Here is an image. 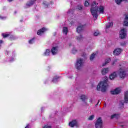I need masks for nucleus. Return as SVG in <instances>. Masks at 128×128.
Returning a JSON list of instances; mask_svg holds the SVG:
<instances>
[{"label": "nucleus", "instance_id": "37998d69", "mask_svg": "<svg viewBox=\"0 0 128 128\" xmlns=\"http://www.w3.org/2000/svg\"><path fill=\"white\" fill-rule=\"evenodd\" d=\"M112 64H114V62H113V63H112Z\"/></svg>", "mask_w": 128, "mask_h": 128}, {"label": "nucleus", "instance_id": "6e6552de", "mask_svg": "<svg viewBox=\"0 0 128 128\" xmlns=\"http://www.w3.org/2000/svg\"><path fill=\"white\" fill-rule=\"evenodd\" d=\"M51 52L53 56L56 54L58 52V47L54 46L51 49Z\"/></svg>", "mask_w": 128, "mask_h": 128}, {"label": "nucleus", "instance_id": "2eb2a0df", "mask_svg": "<svg viewBox=\"0 0 128 128\" xmlns=\"http://www.w3.org/2000/svg\"><path fill=\"white\" fill-rule=\"evenodd\" d=\"M124 26H128V14H126L124 21Z\"/></svg>", "mask_w": 128, "mask_h": 128}, {"label": "nucleus", "instance_id": "c85d7f7f", "mask_svg": "<svg viewBox=\"0 0 128 128\" xmlns=\"http://www.w3.org/2000/svg\"><path fill=\"white\" fill-rule=\"evenodd\" d=\"M2 36H3V38H7V36H10L9 34H6V33H3L2 34Z\"/></svg>", "mask_w": 128, "mask_h": 128}, {"label": "nucleus", "instance_id": "9d476101", "mask_svg": "<svg viewBox=\"0 0 128 128\" xmlns=\"http://www.w3.org/2000/svg\"><path fill=\"white\" fill-rule=\"evenodd\" d=\"M122 91V89L120 88H116L115 90L110 92L112 94H118Z\"/></svg>", "mask_w": 128, "mask_h": 128}, {"label": "nucleus", "instance_id": "2f4dec72", "mask_svg": "<svg viewBox=\"0 0 128 128\" xmlns=\"http://www.w3.org/2000/svg\"><path fill=\"white\" fill-rule=\"evenodd\" d=\"M44 128H52V126L48 125H46L44 126Z\"/></svg>", "mask_w": 128, "mask_h": 128}, {"label": "nucleus", "instance_id": "cd10ccee", "mask_svg": "<svg viewBox=\"0 0 128 128\" xmlns=\"http://www.w3.org/2000/svg\"><path fill=\"white\" fill-rule=\"evenodd\" d=\"M84 6H90V3H88V0H86L85 1V2L84 4Z\"/></svg>", "mask_w": 128, "mask_h": 128}, {"label": "nucleus", "instance_id": "b1692460", "mask_svg": "<svg viewBox=\"0 0 128 128\" xmlns=\"http://www.w3.org/2000/svg\"><path fill=\"white\" fill-rule=\"evenodd\" d=\"M122 0H115V2H116V4H120V2H122Z\"/></svg>", "mask_w": 128, "mask_h": 128}, {"label": "nucleus", "instance_id": "a19ab883", "mask_svg": "<svg viewBox=\"0 0 128 128\" xmlns=\"http://www.w3.org/2000/svg\"><path fill=\"white\" fill-rule=\"evenodd\" d=\"M14 40V38H11V40Z\"/></svg>", "mask_w": 128, "mask_h": 128}, {"label": "nucleus", "instance_id": "0eeeda50", "mask_svg": "<svg viewBox=\"0 0 128 128\" xmlns=\"http://www.w3.org/2000/svg\"><path fill=\"white\" fill-rule=\"evenodd\" d=\"M96 128H102V118H99L96 123Z\"/></svg>", "mask_w": 128, "mask_h": 128}, {"label": "nucleus", "instance_id": "c756f323", "mask_svg": "<svg viewBox=\"0 0 128 128\" xmlns=\"http://www.w3.org/2000/svg\"><path fill=\"white\" fill-rule=\"evenodd\" d=\"M76 39L77 40H82V36L81 35H80L77 37Z\"/></svg>", "mask_w": 128, "mask_h": 128}, {"label": "nucleus", "instance_id": "1a4fd4ad", "mask_svg": "<svg viewBox=\"0 0 128 128\" xmlns=\"http://www.w3.org/2000/svg\"><path fill=\"white\" fill-rule=\"evenodd\" d=\"M47 30H48V28L44 27L40 30H38L37 34H38V36H42V34H44V32Z\"/></svg>", "mask_w": 128, "mask_h": 128}, {"label": "nucleus", "instance_id": "f3484780", "mask_svg": "<svg viewBox=\"0 0 128 128\" xmlns=\"http://www.w3.org/2000/svg\"><path fill=\"white\" fill-rule=\"evenodd\" d=\"M124 102L128 104V91H126L124 94Z\"/></svg>", "mask_w": 128, "mask_h": 128}, {"label": "nucleus", "instance_id": "f03ea898", "mask_svg": "<svg viewBox=\"0 0 128 128\" xmlns=\"http://www.w3.org/2000/svg\"><path fill=\"white\" fill-rule=\"evenodd\" d=\"M120 69L118 72H114L110 75V80H114L118 74L120 76L121 78H124L126 76V68L124 66L120 64Z\"/></svg>", "mask_w": 128, "mask_h": 128}, {"label": "nucleus", "instance_id": "4468645a", "mask_svg": "<svg viewBox=\"0 0 128 128\" xmlns=\"http://www.w3.org/2000/svg\"><path fill=\"white\" fill-rule=\"evenodd\" d=\"M50 52H52L50 50L46 49L43 53L42 55L45 56H50Z\"/></svg>", "mask_w": 128, "mask_h": 128}, {"label": "nucleus", "instance_id": "ddd939ff", "mask_svg": "<svg viewBox=\"0 0 128 128\" xmlns=\"http://www.w3.org/2000/svg\"><path fill=\"white\" fill-rule=\"evenodd\" d=\"M80 100H82V102H84V106H86V103L85 102L88 99V96H86V95H81L80 96Z\"/></svg>", "mask_w": 128, "mask_h": 128}, {"label": "nucleus", "instance_id": "c9c22d12", "mask_svg": "<svg viewBox=\"0 0 128 128\" xmlns=\"http://www.w3.org/2000/svg\"><path fill=\"white\" fill-rule=\"evenodd\" d=\"M12 0H8V2H12Z\"/></svg>", "mask_w": 128, "mask_h": 128}, {"label": "nucleus", "instance_id": "393cba45", "mask_svg": "<svg viewBox=\"0 0 128 128\" xmlns=\"http://www.w3.org/2000/svg\"><path fill=\"white\" fill-rule=\"evenodd\" d=\"M94 115H91L88 118V120H94Z\"/></svg>", "mask_w": 128, "mask_h": 128}, {"label": "nucleus", "instance_id": "c03bdc74", "mask_svg": "<svg viewBox=\"0 0 128 128\" xmlns=\"http://www.w3.org/2000/svg\"><path fill=\"white\" fill-rule=\"evenodd\" d=\"M122 104H124V102L122 103Z\"/></svg>", "mask_w": 128, "mask_h": 128}, {"label": "nucleus", "instance_id": "473e14b6", "mask_svg": "<svg viewBox=\"0 0 128 128\" xmlns=\"http://www.w3.org/2000/svg\"><path fill=\"white\" fill-rule=\"evenodd\" d=\"M78 10H82V6L80 5H79L78 6Z\"/></svg>", "mask_w": 128, "mask_h": 128}, {"label": "nucleus", "instance_id": "20e7f679", "mask_svg": "<svg viewBox=\"0 0 128 128\" xmlns=\"http://www.w3.org/2000/svg\"><path fill=\"white\" fill-rule=\"evenodd\" d=\"M84 66V60L80 58H78L76 62V68L77 70H80Z\"/></svg>", "mask_w": 128, "mask_h": 128}, {"label": "nucleus", "instance_id": "423d86ee", "mask_svg": "<svg viewBox=\"0 0 128 128\" xmlns=\"http://www.w3.org/2000/svg\"><path fill=\"white\" fill-rule=\"evenodd\" d=\"M119 36L120 38H124L126 36V30L122 28L120 32Z\"/></svg>", "mask_w": 128, "mask_h": 128}, {"label": "nucleus", "instance_id": "f704fd0d", "mask_svg": "<svg viewBox=\"0 0 128 128\" xmlns=\"http://www.w3.org/2000/svg\"><path fill=\"white\" fill-rule=\"evenodd\" d=\"M57 80V79L56 78H54L52 80V82H56V81Z\"/></svg>", "mask_w": 128, "mask_h": 128}, {"label": "nucleus", "instance_id": "dca6fc26", "mask_svg": "<svg viewBox=\"0 0 128 128\" xmlns=\"http://www.w3.org/2000/svg\"><path fill=\"white\" fill-rule=\"evenodd\" d=\"M34 2H36V0H32L29 1L26 4V8H30L31 6H32L34 4Z\"/></svg>", "mask_w": 128, "mask_h": 128}, {"label": "nucleus", "instance_id": "bb28decb", "mask_svg": "<svg viewBox=\"0 0 128 128\" xmlns=\"http://www.w3.org/2000/svg\"><path fill=\"white\" fill-rule=\"evenodd\" d=\"M76 52H78L76 49V48H74L72 50L71 52L72 54H74Z\"/></svg>", "mask_w": 128, "mask_h": 128}, {"label": "nucleus", "instance_id": "9b49d317", "mask_svg": "<svg viewBox=\"0 0 128 128\" xmlns=\"http://www.w3.org/2000/svg\"><path fill=\"white\" fill-rule=\"evenodd\" d=\"M122 52V49L120 48H117L115 49L113 52L114 56H118Z\"/></svg>", "mask_w": 128, "mask_h": 128}, {"label": "nucleus", "instance_id": "39448f33", "mask_svg": "<svg viewBox=\"0 0 128 128\" xmlns=\"http://www.w3.org/2000/svg\"><path fill=\"white\" fill-rule=\"evenodd\" d=\"M68 126L70 128H74V126L78 128V126H80V124H78V120H74L69 122Z\"/></svg>", "mask_w": 128, "mask_h": 128}, {"label": "nucleus", "instance_id": "412c9836", "mask_svg": "<svg viewBox=\"0 0 128 128\" xmlns=\"http://www.w3.org/2000/svg\"><path fill=\"white\" fill-rule=\"evenodd\" d=\"M120 117V115L118 114H114L112 116H111L110 118H118Z\"/></svg>", "mask_w": 128, "mask_h": 128}, {"label": "nucleus", "instance_id": "aec40b11", "mask_svg": "<svg viewBox=\"0 0 128 128\" xmlns=\"http://www.w3.org/2000/svg\"><path fill=\"white\" fill-rule=\"evenodd\" d=\"M110 62V58H108L106 60L104 64H103L102 66H106L108 62Z\"/></svg>", "mask_w": 128, "mask_h": 128}, {"label": "nucleus", "instance_id": "f257e3e1", "mask_svg": "<svg viewBox=\"0 0 128 128\" xmlns=\"http://www.w3.org/2000/svg\"><path fill=\"white\" fill-rule=\"evenodd\" d=\"M98 4L94 2L91 5L90 12L92 16L95 20L98 18V14H104V6H100L98 7H96Z\"/></svg>", "mask_w": 128, "mask_h": 128}, {"label": "nucleus", "instance_id": "ea45409f", "mask_svg": "<svg viewBox=\"0 0 128 128\" xmlns=\"http://www.w3.org/2000/svg\"><path fill=\"white\" fill-rule=\"evenodd\" d=\"M43 4H45V5L46 4V2H44Z\"/></svg>", "mask_w": 128, "mask_h": 128}, {"label": "nucleus", "instance_id": "f8f14e48", "mask_svg": "<svg viewBox=\"0 0 128 128\" xmlns=\"http://www.w3.org/2000/svg\"><path fill=\"white\" fill-rule=\"evenodd\" d=\"M108 72H110V68H104L102 70L101 74L103 76H106V74H108Z\"/></svg>", "mask_w": 128, "mask_h": 128}, {"label": "nucleus", "instance_id": "a878e982", "mask_svg": "<svg viewBox=\"0 0 128 128\" xmlns=\"http://www.w3.org/2000/svg\"><path fill=\"white\" fill-rule=\"evenodd\" d=\"M28 42L30 44H34V38H32L31 40H30L29 41H28Z\"/></svg>", "mask_w": 128, "mask_h": 128}, {"label": "nucleus", "instance_id": "a211bd4d", "mask_svg": "<svg viewBox=\"0 0 128 128\" xmlns=\"http://www.w3.org/2000/svg\"><path fill=\"white\" fill-rule=\"evenodd\" d=\"M114 23L112 22H108L106 25V28H110L112 27Z\"/></svg>", "mask_w": 128, "mask_h": 128}, {"label": "nucleus", "instance_id": "4be33fe9", "mask_svg": "<svg viewBox=\"0 0 128 128\" xmlns=\"http://www.w3.org/2000/svg\"><path fill=\"white\" fill-rule=\"evenodd\" d=\"M77 32H80L82 30V26H78L76 29Z\"/></svg>", "mask_w": 128, "mask_h": 128}, {"label": "nucleus", "instance_id": "e433bc0d", "mask_svg": "<svg viewBox=\"0 0 128 128\" xmlns=\"http://www.w3.org/2000/svg\"><path fill=\"white\" fill-rule=\"evenodd\" d=\"M0 44H2V40H0Z\"/></svg>", "mask_w": 128, "mask_h": 128}, {"label": "nucleus", "instance_id": "5701e85b", "mask_svg": "<svg viewBox=\"0 0 128 128\" xmlns=\"http://www.w3.org/2000/svg\"><path fill=\"white\" fill-rule=\"evenodd\" d=\"M95 56H96V54L93 53L90 56V60H94V58Z\"/></svg>", "mask_w": 128, "mask_h": 128}, {"label": "nucleus", "instance_id": "6ab92c4d", "mask_svg": "<svg viewBox=\"0 0 128 128\" xmlns=\"http://www.w3.org/2000/svg\"><path fill=\"white\" fill-rule=\"evenodd\" d=\"M68 28H66V27L63 28L62 32L64 34H68Z\"/></svg>", "mask_w": 128, "mask_h": 128}, {"label": "nucleus", "instance_id": "4c0bfd02", "mask_svg": "<svg viewBox=\"0 0 128 128\" xmlns=\"http://www.w3.org/2000/svg\"><path fill=\"white\" fill-rule=\"evenodd\" d=\"M90 102H92V99H90Z\"/></svg>", "mask_w": 128, "mask_h": 128}, {"label": "nucleus", "instance_id": "58836bf2", "mask_svg": "<svg viewBox=\"0 0 128 128\" xmlns=\"http://www.w3.org/2000/svg\"><path fill=\"white\" fill-rule=\"evenodd\" d=\"M29 128V126L27 125L26 126L25 128Z\"/></svg>", "mask_w": 128, "mask_h": 128}, {"label": "nucleus", "instance_id": "a18cd8bd", "mask_svg": "<svg viewBox=\"0 0 128 128\" xmlns=\"http://www.w3.org/2000/svg\"><path fill=\"white\" fill-rule=\"evenodd\" d=\"M12 38H14V36H12Z\"/></svg>", "mask_w": 128, "mask_h": 128}, {"label": "nucleus", "instance_id": "7c9ffc66", "mask_svg": "<svg viewBox=\"0 0 128 128\" xmlns=\"http://www.w3.org/2000/svg\"><path fill=\"white\" fill-rule=\"evenodd\" d=\"M98 34H100V32L98 31H96L94 32V36H98Z\"/></svg>", "mask_w": 128, "mask_h": 128}, {"label": "nucleus", "instance_id": "7ed1b4c3", "mask_svg": "<svg viewBox=\"0 0 128 128\" xmlns=\"http://www.w3.org/2000/svg\"><path fill=\"white\" fill-rule=\"evenodd\" d=\"M108 85V77L105 76L103 78V81H100L97 86V90H101V92H106Z\"/></svg>", "mask_w": 128, "mask_h": 128}, {"label": "nucleus", "instance_id": "79ce46f5", "mask_svg": "<svg viewBox=\"0 0 128 128\" xmlns=\"http://www.w3.org/2000/svg\"><path fill=\"white\" fill-rule=\"evenodd\" d=\"M118 61V60H114V62H117Z\"/></svg>", "mask_w": 128, "mask_h": 128}, {"label": "nucleus", "instance_id": "72a5a7b5", "mask_svg": "<svg viewBox=\"0 0 128 128\" xmlns=\"http://www.w3.org/2000/svg\"><path fill=\"white\" fill-rule=\"evenodd\" d=\"M6 18L0 16V20H6Z\"/></svg>", "mask_w": 128, "mask_h": 128}]
</instances>
